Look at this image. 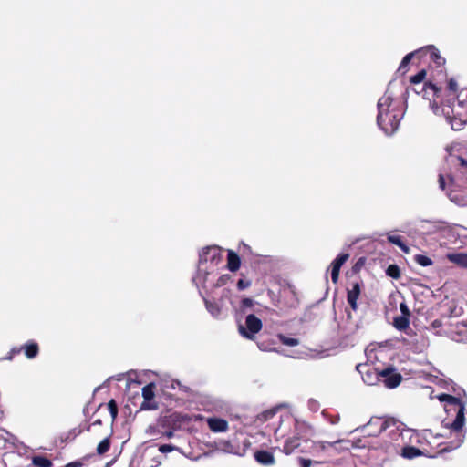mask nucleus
Here are the masks:
<instances>
[{"label":"nucleus","mask_w":467,"mask_h":467,"mask_svg":"<svg viewBox=\"0 0 467 467\" xmlns=\"http://www.w3.org/2000/svg\"><path fill=\"white\" fill-rule=\"evenodd\" d=\"M167 420L165 418L160 419L156 424L150 425L147 430L146 433L149 436L155 437L156 439L162 438L163 431L166 427Z\"/></svg>","instance_id":"obj_15"},{"label":"nucleus","mask_w":467,"mask_h":467,"mask_svg":"<svg viewBox=\"0 0 467 467\" xmlns=\"http://www.w3.org/2000/svg\"><path fill=\"white\" fill-rule=\"evenodd\" d=\"M387 238L389 243L397 245L402 252L406 254L410 252V248L403 243L401 236L389 234Z\"/></svg>","instance_id":"obj_23"},{"label":"nucleus","mask_w":467,"mask_h":467,"mask_svg":"<svg viewBox=\"0 0 467 467\" xmlns=\"http://www.w3.org/2000/svg\"><path fill=\"white\" fill-rule=\"evenodd\" d=\"M217 448L226 453L234 452V447L229 441H220L217 444Z\"/></svg>","instance_id":"obj_28"},{"label":"nucleus","mask_w":467,"mask_h":467,"mask_svg":"<svg viewBox=\"0 0 467 467\" xmlns=\"http://www.w3.org/2000/svg\"><path fill=\"white\" fill-rule=\"evenodd\" d=\"M255 460L262 465H273L275 463V457L272 452L267 451H258L254 453Z\"/></svg>","instance_id":"obj_18"},{"label":"nucleus","mask_w":467,"mask_h":467,"mask_svg":"<svg viewBox=\"0 0 467 467\" xmlns=\"http://www.w3.org/2000/svg\"><path fill=\"white\" fill-rule=\"evenodd\" d=\"M263 323L261 319L254 314H248L245 317L244 324H239L238 332L243 337L254 340L256 334L261 331Z\"/></svg>","instance_id":"obj_7"},{"label":"nucleus","mask_w":467,"mask_h":467,"mask_svg":"<svg viewBox=\"0 0 467 467\" xmlns=\"http://www.w3.org/2000/svg\"><path fill=\"white\" fill-rule=\"evenodd\" d=\"M444 114H445V117H451V116H450V111H448V112H446V113H444Z\"/></svg>","instance_id":"obj_53"},{"label":"nucleus","mask_w":467,"mask_h":467,"mask_svg":"<svg viewBox=\"0 0 467 467\" xmlns=\"http://www.w3.org/2000/svg\"><path fill=\"white\" fill-rule=\"evenodd\" d=\"M203 298L205 307L207 311L214 317H219L222 312V305L217 302H212L209 299H207L206 296L204 295L202 296Z\"/></svg>","instance_id":"obj_19"},{"label":"nucleus","mask_w":467,"mask_h":467,"mask_svg":"<svg viewBox=\"0 0 467 467\" xmlns=\"http://www.w3.org/2000/svg\"><path fill=\"white\" fill-rule=\"evenodd\" d=\"M451 114L453 118L461 117L462 114L461 112H454V109H451Z\"/></svg>","instance_id":"obj_50"},{"label":"nucleus","mask_w":467,"mask_h":467,"mask_svg":"<svg viewBox=\"0 0 467 467\" xmlns=\"http://www.w3.org/2000/svg\"><path fill=\"white\" fill-rule=\"evenodd\" d=\"M439 184H440L441 189H442V190L445 189V178H444V175H442V174L439 175Z\"/></svg>","instance_id":"obj_49"},{"label":"nucleus","mask_w":467,"mask_h":467,"mask_svg":"<svg viewBox=\"0 0 467 467\" xmlns=\"http://www.w3.org/2000/svg\"><path fill=\"white\" fill-rule=\"evenodd\" d=\"M386 273L389 276L398 279L400 275V268L396 265H390L388 266Z\"/></svg>","instance_id":"obj_34"},{"label":"nucleus","mask_w":467,"mask_h":467,"mask_svg":"<svg viewBox=\"0 0 467 467\" xmlns=\"http://www.w3.org/2000/svg\"><path fill=\"white\" fill-rule=\"evenodd\" d=\"M299 462L301 467H309L312 462L308 459L300 458Z\"/></svg>","instance_id":"obj_46"},{"label":"nucleus","mask_w":467,"mask_h":467,"mask_svg":"<svg viewBox=\"0 0 467 467\" xmlns=\"http://www.w3.org/2000/svg\"><path fill=\"white\" fill-rule=\"evenodd\" d=\"M446 121L453 130H461L467 125V121L463 120V119H446Z\"/></svg>","instance_id":"obj_26"},{"label":"nucleus","mask_w":467,"mask_h":467,"mask_svg":"<svg viewBox=\"0 0 467 467\" xmlns=\"http://www.w3.org/2000/svg\"><path fill=\"white\" fill-rule=\"evenodd\" d=\"M446 88L450 92H451L453 94H455L459 89L457 81L452 78H451L450 79L447 80Z\"/></svg>","instance_id":"obj_36"},{"label":"nucleus","mask_w":467,"mask_h":467,"mask_svg":"<svg viewBox=\"0 0 467 467\" xmlns=\"http://www.w3.org/2000/svg\"><path fill=\"white\" fill-rule=\"evenodd\" d=\"M241 265V261L238 254L233 251H228L227 254V268L231 272H236Z\"/></svg>","instance_id":"obj_20"},{"label":"nucleus","mask_w":467,"mask_h":467,"mask_svg":"<svg viewBox=\"0 0 467 467\" xmlns=\"http://www.w3.org/2000/svg\"><path fill=\"white\" fill-rule=\"evenodd\" d=\"M349 258V254L347 253L340 254L337 256V258L331 263V279L334 284H336L338 280L339 272L341 266L347 262Z\"/></svg>","instance_id":"obj_14"},{"label":"nucleus","mask_w":467,"mask_h":467,"mask_svg":"<svg viewBox=\"0 0 467 467\" xmlns=\"http://www.w3.org/2000/svg\"><path fill=\"white\" fill-rule=\"evenodd\" d=\"M431 327L433 329H438V328H440V327H442V322H441V320H440V319H435V320H433V321L431 322Z\"/></svg>","instance_id":"obj_45"},{"label":"nucleus","mask_w":467,"mask_h":467,"mask_svg":"<svg viewBox=\"0 0 467 467\" xmlns=\"http://www.w3.org/2000/svg\"><path fill=\"white\" fill-rule=\"evenodd\" d=\"M400 310L401 312V316L403 317H410V311L407 306V304L405 302H401L400 304Z\"/></svg>","instance_id":"obj_41"},{"label":"nucleus","mask_w":467,"mask_h":467,"mask_svg":"<svg viewBox=\"0 0 467 467\" xmlns=\"http://www.w3.org/2000/svg\"><path fill=\"white\" fill-rule=\"evenodd\" d=\"M426 70L425 69H421L420 71H419L416 75L410 77V83L412 84H419L420 82H422L424 80V78H426Z\"/></svg>","instance_id":"obj_35"},{"label":"nucleus","mask_w":467,"mask_h":467,"mask_svg":"<svg viewBox=\"0 0 467 467\" xmlns=\"http://www.w3.org/2000/svg\"><path fill=\"white\" fill-rule=\"evenodd\" d=\"M410 431V434H407V436H410V439L412 437V433L410 431ZM404 438H406V435L404 436ZM404 441H405V439H403V441H401V444L399 448L398 452H395L394 454L400 453V455L403 458L410 459V460L422 455V451L420 449H417L412 446H403L402 447Z\"/></svg>","instance_id":"obj_13"},{"label":"nucleus","mask_w":467,"mask_h":467,"mask_svg":"<svg viewBox=\"0 0 467 467\" xmlns=\"http://www.w3.org/2000/svg\"><path fill=\"white\" fill-rule=\"evenodd\" d=\"M438 399L446 403V411L454 410L456 412L455 420L449 425L451 435L454 437V440L451 442L450 446L444 448L443 451L457 449L461 446L465 438V434L462 431L465 422V406L458 398L451 395L441 394L438 396Z\"/></svg>","instance_id":"obj_3"},{"label":"nucleus","mask_w":467,"mask_h":467,"mask_svg":"<svg viewBox=\"0 0 467 467\" xmlns=\"http://www.w3.org/2000/svg\"><path fill=\"white\" fill-rule=\"evenodd\" d=\"M32 462L34 465H36L37 467H51L52 466V462L49 459L43 457V456H35L32 460Z\"/></svg>","instance_id":"obj_27"},{"label":"nucleus","mask_w":467,"mask_h":467,"mask_svg":"<svg viewBox=\"0 0 467 467\" xmlns=\"http://www.w3.org/2000/svg\"><path fill=\"white\" fill-rule=\"evenodd\" d=\"M360 294V286L358 283L353 284L352 288L348 290V302L353 310L358 308L357 301Z\"/></svg>","instance_id":"obj_17"},{"label":"nucleus","mask_w":467,"mask_h":467,"mask_svg":"<svg viewBox=\"0 0 467 467\" xmlns=\"http://www.w3.org/2000/svg\"><path fill=\"white\" fill-rule=\"evenodd\" d=\"M414 57H420V54L417 53V50L411 53L407 54L403 59L401 60L398 71L404 75L408 71V66L411 59Z\"/></svg>","instance_id":"obj_22"},{"label":"nucleus","mask_w":467,"mask_h":467,"mask_svg":"<svg viewBox=\"0 0 467 467\" xmlns=\"http://www.w3.org/2000/svg\"><path fill=\"white\" fill-rule=\"evenodd\" d=\"M379 113L377 117L384 115L390 117H402L404 115V104L400 99H395L389 95L385 94L377 103Z\"/></svg>","instance_id":"obj_5"},{"label":"nucleus","mask_w":467,"mask_h":467,"mask_svg":"<svg viewBox=\"0 0 467 467\" xmlns=\"http://www.w3.org/2000/svg\"><path fill=\"white\" fill-rule=\"evenodd\" d=\"M447 258L450 262L467 268V254L451 253L447 254Z\"/></svg>","instance_id":"obj_21"},{"label":"nucleus","mask_w":467,"mask_h":467,"mask_svg":"<svg viewBox=\"0 0 467 467\" xmlns=\"http://www.w3.org/2000/svg\"><path fill=\"white\" fill-rule=\"evenodd\" d=\"M451 200L452 202H454L455 203H457L458 205H462V206L467 205V201L460 198L458 195L451 196Z\"/></svg>","instance_id":"obj_43"},{"label":"nucleus","mask_w":467,"mask_h":467,"mask_svg":"<svg viewBox=\"0 0 467 467\" xmlns=\"http://www.w3.org/2000/svg\"><path fill=\"white\" fill-rule=\"evenodd\" d=\"M173 451H180V449L172 444H162L159 447V451L161 453H168Z\"/></svg>","instance_id":"obj_37"},{"label":"nucleus","mask_w":467,"mask_h":467,"mask_svg":"<svg viewBox=\"0 0 467 467\" xmlns=\"http://www.w3.org/2000/svg\"><path fill=\"white\" fill-rule=\"evenodd\" d=\"M258 348L261 349V350H264L265 351L266 348H265V345H263V343H258Z\"/></svg>","instance_id":"obj_51"},{"label":"nucleus","mask_w":467,"mask_h":467,"mask_svg":"<svg viewBox=\"0 0 467 467\" xmlns=\"http://www.w3.org/2000/svg\"><path fill=\"white\" fill-rule=\"evenodd\" d=\"M231 280V275L228 274L222 275L221 276L214 278L213 288L221 287L225 285Z\"/></svg>","instance_id":"obj_31"},{"label":"nucleus","mask_w":467,"mask_h":467,"mask_svg":"<svg viewBox=\"0 0 467 467\" xmlns=\"http://www.w3.org/2000/svg\"><path fill=\"white\" fill-rule=\"evenodd\" d=\"M174 383L178 386V388H179L182 391H183V392H185V393H188V392H189L190 388H188V387H186V386H183L180 381H175Z\"/></svg>","instance_id":"obj_48"},{"label":"nucleus","mask_w":467,"mask_h":467,"mask_svg":"<svg viewBox=\"0 0 467 467\" xmlns=\"http://www.w3.org/2000/svg\"><path fill=\"white\" fill-rule=\"evenodd\" d=\"M110 447L109 438L103 439L97 447V452L99 455L106 453Z\"/></svg>","instance_id":"obj_30"},{"label":"nucleus","mask_w":467,"mask_h":467,"mask_svg":"<svg viewBox=\"0 0 467 467\" xmlns=\"http://www.w3.org/2000/svg\"><path fill=\"white\" fill-rule=\"evenodd\" d=\"M155 384L149 383L142 388L141 395L143 401L140 406V410H153L158 409V404L154 400L155 397Z\"/></svg>","instance_id":"obj_9"},{"label":"nucleus","mask_w":467,"mask_h":467,"mask_svg":"<svg viewBox=\"0 0 467 467\" xmlns=\"http://www.w3.org/2000/svg\"><path fill=\"white\" fill-rule=\"evenodd\" d=\"M255 302L251 298H244L241 301L240 311L242 313H245L248 309H252L254 306Z\"/></svg>","instance_id":"obj_32"},{"label":"nucleus","mask_w":467,"mask_h":467,"mask_svg":"<svg viewBox=\"0 0 467 467\" xmlns=\"http://www.w3.org/2000/svg\"><path fill=\"white\" fill-rule=\"evenodd\" d=\"M429 88L432 89L435 96H439V93L441 91V87L438 82L429 81L425 84Z\"/></svg>","instance_id":"obj_38"},{"label":"nucleus","mask_w":467,"mask_h":467,"mask_svg":"<svg viewBox=\"0 0 467 467\" xmlns=\"http://www.w3.org/2000/svg\"><path fill=\"white\" fill-rule=\"evenodd\" d=\"M223 258L222 250L219 246H207L199 254L198 266L201 267V271L204 270V267L216 271L217 266L223 263Z\"/></svg>","instance_id":"obj_4"},{"label":"nucleus","mask_w":467,"mask_h":467,"mask_svg":"<svg viewBox=\"0 0 467 467\" xmlns=\"http://www.w3.org/2000/svg\"><path fill=\"white\" fill-rule=\"evenodd\" d=\"M275 412L274 410H267V411H265L263 412L260 416H259V420H269L270 418H273L275 416Z\"/></svg>","instance_id":"obj_42"},{"label":"nucleus","mask_w":467,"mask_h":467,"mask_svg":"<svg viewBox=\"0 0 467 467\" xmlns=\"http://www.w3.org/2000/svg\"><path fill=\"white\" fill-rule=\"evenodd\" d=\"M277 337H278L279 341L285 346L295 347L299 344V341L297 338L288 337L282 334H279Z\"/></svg>","instance_id":"obj_29"},{"label":"nucleus","mask_w":467,"mask_h":467,"mask_svg":"<svg viewBox=\"0 0 467 467\" xmlns=\"http://www.w3.org/2000/svg\"><path fill=\"white\" fill-rule=\"evenodd\" d=\"M415 261L421 266H429L432 265V260L423 254H417L415 256Z\"/></svg>","instance_id":"obj_33"},{"label":"nucleus","mask_w":467,"mask_h":467,"mask_svg":"<svg viewBox=\"0 0 467 467\" xmlns=\"http://www.w3.org/2000/svg\"><path fill=\"white\" fill-rule=\"evenodd\" d=\"M174 436H175L174 431L172 429L168 428L166 426L164 431H163L162 438L171 439V438H173Z\"/></svg>","instance_id":"obj_44"},{"label":"nucleus","mask_w":467,"mask_h":467,"mask_svg":"<svg viewBox=\"0 0 467 467\" xmlns=\"http://www.w3.org/2000/svg\"><path fill=\"white\" fill-rule=\"evenodd\" d=\"M453 159H456L460 161L462 166L467 167V161L462 157H453L451 156V161H453Z\"/></svg>","instance_id":"obj_47"},{"label":"nucleus","mask_w":467,"mask_h":467,"mask_svg":"<svg viewBox=\"0 0 467 467\" xmlns=\"http://www.w3.org/2000/svg\"><path fill=\"white\" fill-rule=\"evenodd\" d=\"M236 285L238 290L243 291L251 285V281L246 279H239Z\"/></svg>","instance_id":"obj_40"},{"label":"nucleus","mask_w":467,"mask_h":467,"mask_svg":"<svg viewBox=\"0 0 467 467\" xmlns=\"http://www.w3.org/2000/svg\"><path fill=\"white\" fill-rule=\"evenodd\" d=\"M377 125L387 135H392L400 126V119H376Z\"/></svg>","instance_id":"obj_12"},{"label":"nucleus","mask_w":467,"mask_h":467,"mask_svg":"<svg viewBox=\"0 0 467 467\" xmlns=\"http://www.w3.org/2000/svg\"><path fill=\"white\" fill-rule=\"evenodd\" d=\"M417 53L420 54V58H429V60L435 65L437 68V74L439 76L446 77V74L443 72L442 68L445 64V58L440 55L439 50L434 46L430 45L421 47L417 50Z\"/></svg>","instance_id":"obj_8"},{"label":"nucleus","mask_w":467,"mask_h":467,"mask_svg":"<svg viewBox=\"0 0 467 467\" xmlns=\"http://www.w3.org/2000/svg\"><path fill=\"white\" fill-rule=\"evenodd\" d=\"M223 295H224V296H226V295L229 293V290L224 289V290L223 291Z\"/></svg>","instance_id":"obj_52"},{"label":"nucleus","mask_w":467,"mask_h":467,"mask_svg":"<svg viewBox=\"0 0 467 467\" xmlns=\"http://www.w3.org/2000/svg\"><path fill=\"white\" fill-rule=\"evenodd\" d=\"M368 435H382V450L388 454L398 452L404 436L410 434L409 430L403 428V424L392 418L372 417L362 427Z\"/></svg>","instance_id":"obj_2"},{"label":"nucleus","mask_w":467,"mask_h":467,"mask_svg":"<svg viewBox=\"0 0 467 467\" xmlns=\"http://www.w3.org/2000/svg\"><path fill=\"white\" fill-rule=\"evenodd\" d=\"M394 327L399 330L406 329L410 325V319L407 317L400 316L394 318Z\"/></svg>","instance_id":"obj_25"},{"label":"nucleus","mask_w":467,"mask_h":467,"mask_svg":"<svg viewBox=\"0 0 467 467\" xmlns=\"http://www.w3.org/2000/svg\"><path fill=\"white\" fill-rule=\"evenodd\" d=\"M108 408H109L110 415L112 416L113 419H115L118 414V408H117V405H116V402L114 400H111L108 403Z\"/></svg>","instance_id":"obj_39"},{"label":"nucleus","mask_w":467,"mask_h":467,"mask_svg":"<svg viewBox=\"0 0 467 467\" xmlns=\"http://www.w3.org/2000/svg\"><path fill=\"white\" fill-rule=\"evenodd\" d=\"M215 277V271H212L209 268H205L201 271V267L198 266L197 273L193 276L192 281L199 290L201 296L212 293L213 289V282Z\"/></svg>","instance_id":"obj_6"},{"label":"nucleus","mask_w":467,"mask_h":467,"mask_svg":"<svg viewBox=\"0 0 467 467\" xmlns=\"http://www.w3.org/2000/svg\"><path fill=\"white\" fill-rule=\"evenodd\" d=\"M381 379L384 386L389 389H394L400 385L401 381L400 374L395 372L393 367H388L382 370H380Z\"/></svg>","instance_id":"obj_10"},{"label":"nucleus","mask_w":467,"mask_h":467,"mask_svg":"<svg viewBox=\"0 0 467 467\" xmlns=\"http://www.w3.org/2000/svg\"><path fill=\"white\" fill-rule=\"evenodd\" d=\"M23 349L27 358H34L38 354V345L35 342H27L24 345Z\"/></svg>","instance_id":"obj_24"},{"label":"nucleus","mask_w":467,"mask_h":467,"mask_svg":"<svg viewBox=\"0 0 467 467\" xmlns=\"http://www.w3.org/2000/svg\"><path fill=\"white\" fill-rule=\"evenodd\" d=\"M312 429L304 421L296 420L295 434L285 441L283 451L285 454H291L296 450L300 452H306L309 449L308 443H311L312 452H327L328 456H333L339 451L338 445L347 442L344 440H337L334 442L318 441L315 442L309 440L312 436Z\"/></svg>","instance_id":"obj_1"},{"label":"nucleus","mask_w":467,"mask_h":467,"mask_svg":"<svg viewBox=\"0 0 467 467\" xmlns=\"http://www.w3.org/2000/svg\"><path fill=\"white\" fill-rule=\"evenodd\" d=\"M65 467H72V466H71V464H67V466H65Z\"/></svg>","instance_id":"obj_54"},{"label":"nucleus","mask_w":467,"mask_h":467,"mask_svg":"<svg viewBox=\"0 0 467 467\" xmlns=\"http://www.w3.org/2000/svg\"><path fill=\"white\" fill-rule=\"evenodd\" d=\"M209 429L213 432H224L228 430V422L221 418L207 419Z\"/></svg>","instance_id":"obj_16"},{"label":"nucleus","mask_w":467,"mask_h":467,"mask_svg":"<svg viewBox=\"0 0 467 467\" xmlns=\"http://www.w3.org/2000/svg\"><path fill=\"white\" fill-rule=\"evenodd\" d=\"M357 369L361 373L365 384L374 386L381 379L380 371L367 366L358 365Z\"/></svg>","instance_id":"obj_11"}]
</instances>
